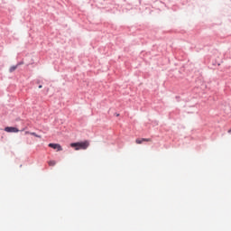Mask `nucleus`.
<instances>
[{
	"instance_id": "1",
	"label": "nucleus",
	"mask_w": 231,
	"mask_h": 231,
	"mask_svg": "<svg viewBox=\"0 0 231 231\" xmlns=\"http://www.w3.org/2000/svg\"><path fill=\"white\" fill-rule=\"evenodd\" d=\"M70 147L74 148L75 151H86L89 147V141H84L79 143H71Z\"/></svg>"
},
{
	"instance_id": "9",
	"label": "nucleus",
	"mask_w": 231,
	"mask_h": 231,
	"mask_svg": "<svg viewBox=\"0 0 231 231\" xmlns=\"http://www.w3.org/2000/svg\"><path fill=\"white\" fill-rule=\"evenodd\" d=\"M42 85H40V86H39V89H42Z\"/></svg>"
},
{
	"instance_id": "8",
	"label": "nucleus",
	"mask_w": 231,
	"mask_h": 231,
	"mask_svg": "<svg viewBox=\"0 0 231 231\" xmlns=\"http://www.w3.org/2000/svg\"><path fill=\"white\" fill-rule=\"evenodd\" d=\"M25 134H30V132H29V131H26V132H25Z\"/></svg>"
},
{
	"instance_id": "7",
	"label": "nucleus",
	"mask_w": 231,
	"mask_h": 231,
	"mask_svg": "<svg viewBox=\"0 0 231 231\" xmlns=\"http://www.w3.org/2000/svg\"><path fill=\"white\" fill-rule=\"evenodd\" d=\"M30 134H32V136H35L36 138H42L41 135L36 134L35 132H31Z\"/></svg>"
},
{
	"instance_id": "10",
	"label": "nucleus",
	"mask_w": 231,
	"mask_h": 231,
	"mask_svg": "<svg viewBox=\"0 0 231 231\" xmlns=\"http://www.w3.org/2000/svg\"><path fill=\"white\" fill-rule=\"evenodd\" d=\"M116 116H120V115H119V114H116Z\"/></svg>"
},
{
	"instance_id": "2",
	"label": "nucleus",
	"mask_w": 231,
	"mask_h": 231,
	"mask_svg": "<svg viewBox=\"0 0 231 231\" xmlns=\"http://www.w3.org/2000/svg\"><path fill=\"white\" fill-rule=\"evenodd\" d=\"M5 133H19V129L14 126H6L5 128Z\"/></svg>"
},
{
	"instance_id": "5",
	"label": "nucleus",
	"mask_w": 231,
	"mask_h": 231,
	"mask_svg": "<svg viewBox=\"0 0 231 231\" xmlns=\"http://www.w3.org/2000/svg\"><path fill=\"white\" fill-rule=\"evenodd\" d=\"M48 163H49L50 167H55V165H57V162H55V161H50Z\"/></svg>"
},
{
	"instance_id": "4",
	"label": "nucleus",
	"mask_w": 231,
	"mask_h": 231,
	"mask_svg": "<svg viewBox=\"0 0 231 231\" xmlns=\"http://www.w3.org/2000/svg\"><path fill=\"white\" fill-rule=\"evenodd\" d=\"M49 147L51 149H56L58 152L62 151V146H60L59 143H49Z\"/></svg>"
},
{
	"instance_id": "6",
	"label": "nucleus",
	"mask_w": 231,
	"mask_h": 231,
	"mask_svg": "<svg viewBox=\"0 0 231 231\" xmlns=\"http://www.w3.org/2000/svg\"><path fill=\"white\" fill-rule=\"evenodd\" d=\"M17 69V65L16 66H12L10 69H9V71L10 73H14V71H15Z\"/></svg>"
},
{
	"instance_id": "3",
	"label": "nucleus",
	"mask_w": 231,
	"mask_h": 231,
	"mask_svg": "<svg viewBox=\"0 0 231 231\" xmlns=\"http://www.w3.org/2000/svg\"><path fill=\"white\" fill-rule=\"evenodd\" d=\"M143 142H152V139H151V138H142V139H136L135 140V143H137L138 145L143 143Z\"/></svg>"
}]
</instances>
